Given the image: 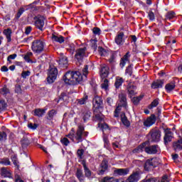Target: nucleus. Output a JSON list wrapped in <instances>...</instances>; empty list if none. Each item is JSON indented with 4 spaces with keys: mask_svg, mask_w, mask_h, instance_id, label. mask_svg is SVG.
I'll return each mask as SVG.
<instances>
[{
    "mask_svg": "<svg viewBox=\"0 0 182 182\" xmlns=\"http://www.w3.org/2000/svg\"><path fill=\"white\" fill-rule=\"evenodd\" d=\"M85 153V150L83 149H78L77 151V154L79 159H83V154Z\"/></svg>",
    "mask_w": 182,
    "mask_h": 182,
    "instance_id": "4d7b16f0",
    "label": "nucleus"
},
{
    "mask_svg": "<svg viewBox=\"0 0 182 182\" xmlns=\"http://www.w3.org/2000/svg\"><path fill=\"white\" fill-rule=\"evenodd\" d=\"M126 73H128L129 76H132V74L133 73V68H132V65L127 67V68L126 69Z\"/></svg>",
    "mask_w": 182,
    "mask_h": 182,
    "instance_id": "13d9d810",
    "label": "nucleus"
},
{
    "mask_svg": "<svg viewBox=\"0 0 182 182\" xmlns=\"http://www.w3.org/2000/svg\"><path fill=\"white\" fill-rule=\"evenodd\" d=\"M28 127H29V129H32V130H36V129L38 128V124L30 123L28 124Z\"/></svg>",
    "mask_w": 182,
    "mask_h": 182,
    "instance_id": "680f3d73",
    "label": "nucleus"
},
{
    "mask_svg": "<svg viewBox=\"0 0 182 182\" xmlns=\"http://www.w3.org/2000/svg\"><path fill=\"white\" fill-rule=\"evenodd\" d=\"M154 123H156V115L151 114L144 122V126L146 127H150V126H153Z\"/></svg>",
    "mask_w": 182,
    "mask_h": 182,
    "instance_id": "2eb2a0df",
    "label": "nucleus"
},
{
    "mask_svg": "<svg viewBox=\"0 0 182 182\" xmlns=\"http://www.w3.org/2000/svg\"><path fill=\"white\" fill-rule=\"evenodd\" d=\"M3 33H4V35L6 36L7 42H11L12 41V38H11V36L12 35V29H11V28L5 29L3 31Z\"/></svg>",
    "mask_w": 182,
    "mask_h": 182,
    "instance_id": "cd10ccee",
    "label": "nucleus"
},
{
    "mask_svg": "<svg viewBox=\"0 0 182 182\" xmlns=\"http://www.w3.org/2000/svg\"><path fill=\"white\" fill-rule=\"evenodd\" d=\"M23 12H25V9L24 8H20L18 9V13L16 15V18L17 19H19V18H21V15H22V14H23Z\"/></svg>",
    "mask_w": 182,
    "mask_h": 182,
    "instance_id": "864d4df0",
    "label": "nucleus"
},
{
    "mask_svg": "<svg viewBox=\"0 0 182 182\" xmlns=\"http://www.w3.org/2000/svg\"><path fill=\"white\" fill-rule=\"evenodd\" d=\"M44 46L45 44L43 43V41L41 40H35L32 43L31 49L35 53H41V52H43Z\"/></svg>",
    "mask_w": 182,
    "mask_h": 182,
    "instance_id": "20e7f679",
    "label": "nucleus"
},
{
    "mask_svg": "<svg viewBox=\"0 0 182 182\" xmlns=\"http://www.w3.org/2000/svg\"><path fill=\"white\" fill-rule=\"evenodd\" d=\"M11 161L14 163V166H16V167L19 168V161H18V158H16V156H12Z\"/></svg>",
    "mask_w": 182,
    "mask_h": 182,
    "instance_id": "603ef678",
    "label": "nucleus"
},
{
    "mask_svg": "<svg viewBox=\"0 0 182 182\" xmlns=\"http://www.w3.org/2000/svg\"><path fill=\"white\" fill-rule=\"evenodd\" d=\"M31 75V71H23L21 73V76L23 79H26L28 76H30Z\"/></svg>",
    "mask_w": 182,
    "mask_h": 182,
    "instance_id": "bf43d9fd",
    "label": "nucleus"
},
{
    "mask_svg": "<svg viewBox=\"0 0 182 182\" xmlns=\"http://www.w3.org/2000/svg\"><path fill=\"white\" fill-rule=\"evenodd\" d=\"M76 176L78 178V180H80V181H82V177H83V172L81 169H77Z\"/></svg>",
    "mask_w": 182,
    "mask_h": 182,
    "instance_id": "09e8293b",
    "label": "nucleus"
},
{
    "mask_svg": "<svg viewBox=\"0 0 182 182\" xmlns=\"http://www.w3.org/2000/svg\"><path fill=\"white\" fill-rule=\"evenodd\" d=\"M123 36H124V33L120 32L117 34V36L115 38V43L117 45H123Z\"/></svg>",
    "mask_w": 182,
    "mask_h": 182,
    "instance_id": "b1692460",
    "label": "nucleus"
},
{
    "mask_svg": "<svg viewBox=\"0 0 182 182\" xmlns=\"http://www.w3.org/2000/svg\"><path fill=\"white\" fill-rule=\"evenodd\" d=\"M58 68L54 65H50V68L48 70V74L47 77V82L48 83H53L56 78L58 77Z\"/></svg>",
    "mask_w": 182,
    "mask_h": 182,
    "instance_id": "7ed1b4c3",
    "label": "nucleus"
},
{
    "mask_svg": "<svg viewBox=\"0 0 182 182\" xmlns=\"http://www.w3.org/2000/svg\"><path fill=\"white\" fill-rule=\"evenodd\" d=\"M143 97H144L143 95H140L139 97H134L132 99V102H133L134 105H137L139 103H140V100H141V99H143Z\"/></svg>",
    "mask_w": 182,
    "mask_h": 182,
    "instance_id": "37998d69",
    "label": "nucleus"
},
{
    "mask_svg": "<svg viewBox=\"0 0 182 182\" xmlns=\"http://www.w3.org/2000/svg\"><path fill=\"white\" fill-rule=\"evenodd\" d=\"M122 107H123V106H122V105L119 104V105L115 109V110L114 112V116L115 117H119V114L120 112H122Z\"/></svg>",
    "mask_w": 182,
    "mask_h": 182,
    "instance_id": "4c0bfd02",
    "label": "nucleus"
},
{
    "mask_svg": "<svg viewBox=\"0 0 182 182\" xmlns=\"http://www.w3.org/2000/svg\"><path fill=\"white\" fill-rule=\"evenodd\" d=\"M81 164L82 165L84 168V172L85 177H87L88 178L92 176V171L90 169L87 168V166H86V161L82 160L81 162Z\"/></svg>",
    "mask_w": 182,
    "mask_h": 182,
    "instance_id": "5701e85b",
    "label": "nucleus"
},
{
    "mask_svg": "<svg viewBox=\"0 0 182 182\" xmlns=\"http://www.w3.org/2000/svg\"><path fill=\"white\" fill-rule=\"evenodd\" d=\"M144 151L147 154H157V151H159V145L145 146Z\"/></svg>",
    "mask_w": 182,
    "mask_h": 182,
    "instance_id": "f8f14e48",
    "label": "nucleus"
},
{
    "mask_svg": "<svg viewBox=\"0 0 182 182\" xmlns=\"http://www.w3.org/2000/svg\"><path fill=\"white\" fill-rule=\"evenodd\" d=\"M74 136H75V130H73V129H72L70 134L66 135V137H68V139H73V137H75Z\"/></svg>",
    "mask_w": 182,
    "mask_h": 182,
    "instance_id": "0e129e2a",
    "label": "nucleus"
},
{
    "mask_svg": "<svg viewBox=\"0 0 182 182\" xmlns=\"http://www.w3.org/2000/svg\"><path fill=\"white\" fill-rule=\"evenodd\" d=\"M7 106H8V105L6 104L5 100H0V112H2V110H5V109H6Z\"/></svg>",
    "mask_w": 182,
    "mask_h": 182,
    "instance_id": "79ce46f5",
    "label": "nucleus"
},
{
    "mask_svg": "<svg viewBox=\"0 0 182 182\" xmlns=\"http://www.w3.org/2000/svg\"><path fill=\"white\" fill-rule=\"evenodd\" d=\"M87 49V48L86 47L77 49L75 55V58L77 60H82V59H83V58H85V56L86 55Z\"/></svg>",
    "mask_w": 182,
    "mask_h": 182,
    "instance_id": "9b49d317",
    "label": "nucleus"
},
{
    "mask_svg": "<svg viewBox=\"0 0 182 182\" xmlns=\"http://www.w3.org/2000/svg\"><path fill=\"white\" fill-rule=\"evenodd\" d=\"M127 91L129 97L132 98V96H136V95H137V87L132 84H129L127 87Z\"/></svg>",
    "mask_w": 182,
    "mask_h": 182,
    "instance_id": "9d476101",
    "label": "nucleus"
},
{
    "mask_svg": "<svg viewBox=\"0 0 182 182\" xmlns=\"http://www.w3.org/2000/svg\"><path fill=\"white\" fill-rule=\"evenodd\" d=\"M68 52H70L71 55H73L75 53V50H76V48L74 46V44H70L67 48Z\"/></svg>",
    "mask_w": 182,
    "mask_h": 182,
    "instance_id": "ea45409f",
    "label": "nucleus"
},
{
    "mask_svg": "<svg viewBox=\"0 0 182 182\" xmlns=\"http://www.w3.org/2000/svg\"><path fill=\"white\" fill-rule=\"evenodd\" d=\"M119 105L123 107L127 106V99L126 98V94L121 92L119 95Z\"/></svg>",
    "mask_w": 182,
    "mask_h": 182,
    "instance_id": "a211bd4d",
    "label": "nucleus"
},
{
    "mask_svg": "<svg viewBox=\"0 0 182 182\" xmlns=\"http://www.w3.org/2000/svg\"><path fill=\"white\" fill-rule=\"evenodd\" d=\"M149 144V142H144L141 145L138 146L136 148H135L133 151L132 153L136 154V153H141L143 151V149L146 147Z\"/></svg>",
    "mask_w": 182,
    "mask_h": 182,
    "instance_id": "393cba45",
    "label": "nucleus"
},
{
    "mask_svg": "<svg viewBox=\"0 0 182 182\" xmlns=\"http://www.w3.org/2000/svg\"><path fill=\"white\" fill-rule=\"evenodd\" d=\"M157 166H159V159L157 158H151L146 161L144 168L145 171H150V170H153Z\"/></svg>",
    "mask_w": 182,
    "mask_h": 182,
    "instance_id": "f03ea898",
    "label": "nucleus"
},
{
    "mask_svg": "<svg viewBox=\"0 0 182 182\" xmlns=\"http://www.w3.org/2000/svg\"><path fill=\"white\" fill-rule=\"evenodd\" d=\"M21 143V146H22L23 149H26V147L28 146H29V144H31L29 142V139L26 136H23L22 138Z\"/></svg>",
    "mask_w": 182,
    "mask_h": 182,
    "instance_id": "72a5a7b5",
    "label": "nucleus"
},
{
    "mask_svg": "<svg viewBox=\"0 0 182 182\" xmlns=\"http://www.w3.org/2000/svg\"><path fill=\"white\" fill-rule=\"evenodd\" d=\"M159 106V99L154 100L151 105H149V109H153V107H157Z\"/></svg>",
    "mask_w": 182,
    "mask_h": 182,
    "instance_id": "49530a36",
    "label": "nucleus"
},
{
    "mask_svg": "<svg viewBox=\"0 0 182 182\" xmlns=\"http://www.w3.org/2000/svg\"><path fill=\"white\" fill-rule=\"evenodd\" d=\"M161 182H170L168 176L167 175L163 176Z\"/></svg>",
    "mask_w": 182,
    "mask_h": 182,
    "instance_id": "338daca9",
    "label": "nucleus"
},
{
    "mask_svg": "<svg viewBox=\"0 0 182 182\" xmlns=\"http://www.w3.org/2000/svg\"><path fill=\"white\" fill-rule=\"evenodd\" d=\"M89 96L85 95L82 98L77 100V105H79L80 106H82V105H86Z\"/></svg>",
    "mask_w": 182,
    "mask_h": 182,
    "instance_id": "c756f323",
    "label": "nucleus"
},
{
    "mask_svg": "<svg viewBox=\"0 0 182 182\" xmlns=\"http://www.w3.org/2000/svg\"><path fill=\"white\" fill-rule=\"evenodd\" d=\"M148 16H149L150 21H154L155 16H154V13L153 11H149L148 14Z\"/></svg>",
    "mask_w": 182,
    "mask_h": 182,
    "instance_id": "052dcab7",
    "label": "nucleus"
},
{
    "mask_svg": "<svg viewBox=\"0 0 182 182\" xmlns=\"http://www.w3.org/2000/svg\"><path fill=\"white\" fill-rule=\"evenodd\" d=\"M83 132H85V127L80 125L75 134H74V137L77 140V143H82L83 141Z\"/></svg>",
    "mask_w": 182,
    "mask_h": 182,
    "instance_id": "0eeeda50",
    "label": "nucleus"
},
{
    "mask_svg": "<svg viewBox=\"0 0 182 182\" xmlns=\"http://www.w3.org/2000/svg\"><path fill=\"white\" fill-rule=\"evenodd\" d=\"M91 116H92V112L88 109H85L84 111H82V118L85 122L89 120Z\"/></svg>",
    "mask_w": 182,
    "mask_h": 182,
    "instance_id": "412c9836",
    "label": "nucleus"
},
{
    "mask_svg": "<svg viewBox=\"0 0 182 182\" xmlns=\"http://www.w3.org/2000/svg\"><path fill=\"white\" fill-rule=\"evenodd\" d=\"M94 107L97 110L103 109V100L100 96H95L93 99Z\"/></svg>",
    "mask_w": 182,
    "mask_h": 182,
    "instance_id": "1a4fd4ad",
    "label": "nucleus"
},
{
    "mask_svg": "<svg viewBox=\"0 0 182 182\" xmlns=\"http://www.w3.org/2000/svg\"><path fill=\"white\" fill-rule=\"evenodd\" d=\"M88 69H89V67L87 65H85L82 69V75H84V76H87V73H89V72L87 71Z\"/></svg>",
    "mask_w": 182,
    "mask_h": 182,
    "instance_id": "e2e57ef3",
    "label": "nucleus"
},
{
    "mask_svg": "<svg viewBox=\"0 0 182 182\" xmlns=\"http://www.w3.org/2000/svg\"><path fill=\"white\" fill-rule=\"evenodd\" d=\"M121 120L124 126L129 127L130 126V122L127 119V117H126V114L124 112H122L121 114Z\"/></svg>",
    "mask_w": 182,
    "mask_h": 182,
    "instance_id": "bb28decb",
    "label": "nucleus"
},
{
    "mask_svg": "<svg viewBox=\"0 0 182 182\" xmlns=\"http://www.w3.org/2000/svg\"><path fill=\"white\" fill-rule=\"evenodd\" d=\"M15 58H16V54H12L8 56L7 58V60L8 62L11 63V60H14L15 59Z\"/></svg>",
    "mask_w": 182,
    "mask_h": 182,
    "instance_id": "774afa93",
    "label": "nucleus"
},
{
    "mask_svg": "<svg viewBox=\"0 0 182 182\" xmlns=\"http://www.w3.org/2000/svg\"><path fill=\"white\" fill-rule=\"evenodd\" d=\"M51 39L53 42H58V43H63L65 42V37L60 35H55L54 33L52 34Z\"/></svg>",
    "mask_w": 182,
    "mask_h": 182,
    "instance_id": "4be33fe9",
    "label": "nucleus"
},
{
    "mask_svg": "<svg viewBox=\"0 0 182 182\" xmlns=\"http://www.w3.org/2000/svg\"><path fill=\"white\" fill-rule=\"evenodd\" d=\"M176 16V13L173 11H168L166 15V19H173Z\"/></svg>",
    "mask_w": 182,
    "mask_h": 182,
    "instance_id": "3c124183",
    "label": "nucleus"
},
{
    "mask_svg": "<svg viewBox=\"0 0 182 182\" xmlns=\"http://www.w3.org/2000/svg\"><path fill=\"white\" fill-rule=\"evenodd\" d=\"M124 82V80H123L122 77H117L114 82V86L116 89H119L122 85H123V82Z\"/></svg>",
    "mask_w": 182,
    "mask_h": 182,
    "instance_id": "473e14b6",
    "label": "nucleus"
},
{
    "mask_svg": "<svg viewBox=\"0 0 182 182\" xmlns=\"http://www.w3.org/2000/svg\"><path fill=\"white\" fill-rule=\"evenodd\" d=\"M90 46L93 50H96L97 49V40H91Z\"/></svg>",
    "mask_w": 182,
    "mask_h": 182,
    "instance_id": "a18cd8bd",
    "label": "nucleus"
},
{
    "mask_svg": "<svg viewBox=\"0 0 182 182\" xmlns=\"http://www.w3.org/2000/svg\"><path fill=\"white\" fill-rule=\"evenodd\" d=\"M139 173L138 171L134 172L127 179V182H138Z\"/></svg>",
    "mask_w": 182,
    "mask_h": 182,
    "instance_id": "6ab92c4d",
    "label": "nucleus"
},
{
    "mask_svg": "<svg viewBox=\"0 0 182 182\" xmlns=\"http://www.w3.org/2000/svg\"><path fill=\"white\" fill-rule=\"evenodd\" d=\"M164 133H165V135L164 137V144L167 146V144H168V143L171 141L173 139V135H172L171 131H170V129H164Z\"/></svg>",
    "mask_w": 182,
    "mask_h": 182,
    "instance_id": "ddd939ff",
    "label": "nucleus"
},
{
    "mask_svg": "<svg viewBox=\"0 0 182 182\" xmlns=\"http://www.w3.org/2000/svg\"><path fill=\"white\" fill-rule=\"evenodd\" d=\"M6 140V133L5 132H0V141H5Z\"/></svg>",
    "mask_w": 182,
    "mask_h": 182,
    "instance_id": "5fc2aeb1",
    "label": "nucleus"
},
{
    "mask_svg": "<svg viewBox=\"0 0 182 182\" xmlns=\"http://www.w3.org/2000/svg\"><path fill=\"white\" fill-rule=\"evenodd\" d=\"M34 25L39 31H43V26H45V18L41 16H37L34 17Z\"/></svg>",
    "mask_w": 182,
    "mask_h": 182,
    "instance_id": "423d86ee",
    "label": "nucleus"
},
{
    "mask_svg": "<svg viewBox=\"0 0 182 182\" xmlns=\"http://www.w3.org/2000/svg\"><path fill=\"white\" fill-rule=\"evenodd\" d=\"M173 149L174 150H182V139L173 144Z\"/></svg>",
    "mask_w": 182,
    "mask_h": 182,
    "instance_id": "e433bc0d",
    "label": "nucleus"
},
{
    "mask_svg": "<svg viewBox=\"0 0 182 182\" xmlns=\"http://www.w3.org/2000/svg\"><path fill=\"white\" fill-rule=\"evenodd\" d=\"M60 141L64 146H68L69 143H70V141H69V139H68V138L66 137L61 139Z\"/></svg>",
    "mask_w": 182,
    "mask_h": 182,
    "instance_id": "6e6d98bb",
    "label": "nucleus"
},
{
    "mask_svg": "<svg viewBox=\"0 0 182 182\" xmlns=\"http://www.w3.org/2000/svg\"><path fill=\"white\" fill-rule=\"evenodd\" d=\"M55 114H56V111L55 109H51L50 111L48 112V117H47V119L48 120H52Z\"/></svg>",
    "mask_w": 182,
    "mask_h": 182,
    "instance_id": "de8ad7c7",
    "label": "nucleus"
},
{
    "mask_svg": "<svg viewBox=\"0 0 182 182\" xmlns=\"http://www.w3.org/2000/svg\"><path fill=\"white\" fill-rule=\"evenodd\" d=\"M23 90L19 84L16 85L15 87V93L17 95H22Z\"/></svg>",
    "mask_w": 182,
    "mask_h": 182,
    "instance_id": "a19ab883",
    "label": "nucleus"
},
{
    "mask_svg": "<svg viewBox=\"0 0 182 182\" xmlns=\"http://www.w3.org/2000/svg\"><path fill=\"white\" fill-rule=\"evenodd\" d=\"M98 52L100 56H106V55H107V51H106L105 48L100 46L98 47Z\"/></svg>",
    "mask_w": 182,
    "mask_h": 182,
    "instance_id": "c03bdc74",
    "label": "nucleus"
},
{
    "mask_svg": "<svg viewBox=\"0 0 182 182\" xmlns=\"http://www.w3.org/2000/svg\"><path fill=\"white\" fill-rule=\"evenodd\" d=\"M100 76L102 79H105L109 76V66L105 64L101 65L100 66Z\"/></svg>",
    "mask_w": 182,
    "mask_h": 182,
    "instance_id": "4468645a",
    "label": "nucleus"
},
{
    "mask_svg": "<svg viewBox=\"0 0 182 182\" xmlns=\"http://www.w3.org/2000/svg\"><path fill=\"white\" fill-rule=\"evenodd\" d=\"M82 80V73L79 71H68L63 76V80L67 85H77Z\"/></svg>",
    "mask_w": 182,
    "mask_h": 182,
    "instance_id": "f257e3e1",
    "label": "nucleus"
},
{
    "mask_svg": "<svg viewBox=\"0 0 182 182\" xmlns=\"http://www.w3.org/2000/svg\"><path fill=\"white\" fill-rule=\"evenodd\" d=\"M69 100V97L66 95V93L63 92L61 95L59 96V100H57V102L59 103V102H68Z\"/></svg>",
    "mask_w": 182,
    "mask_h": 182,
    "instance_id": "c9c22d12",
    "label": "nucleus"
},
{
    "mask_svg": "<svg viewBox=\"0 0 182 182\" xmlns=\"http://www.w3.org/2000/svg\"><path fill=\"white\" fill-rule=\"evenodd\" d=\"M92 32L94 35H100V28L95 27L92 29Z\"/></svg>",
    "mask_w": 182,
    "mask_h": 182,
    "instance_id": "69168bd1",
    "label": "nucleus"
},
{
    "mask_svg": "<svg viewBox=\"0 0 182 182\" xmlns=\"http://www.w3.org/2000/svg\"><path fill=\"white\" fill-rule=\"evenodd\" d=\"M107 170H109V161H107L106 159H104L100 166L98 174L100 176H103V174H105Z\"/></svg>",
    "mask_w": 182,
    "mask_h": 182,
    "instance_id": "6e6552de",
    "label": "nucleus"
},
{
    "mask_svg": "<svg viewBox=\"0 0 182 182\" xmlns=\"http://www.w3.org/2000/svg\"><path fill=\"white\" fill-rule=\"evenodd\" d=\"M0 164L4 166H11V161L8 158H4L0 161Z\"/></svg>",
    "mask_w": 182,
    "mask_h": 182,
    "instance_id": "58836bf2",
    "label": "nucleus"
},
{
    "mask_svg": "<svg viewBox=\"0 0 182 182\" xmlns=\"http://www.w3.org/2000/svg\"><path fill=\"white\" fill-rule=\"evenodd\" d=\"M1 176L2 177H8L9 178H11L12 177V174L6 168L3 167L1 168Z\"/></svg>",
    "mask_w": 182,
    "mask_h": 182,
    "instance_id": "c85d7f7f",
    "label": "nucleus"
},
{
    "mask_svg": "<svg viewBox=\"0 0 182 182\" xmlns=\"http://www.w3.org/2000/svg\"><path fill=\"white\" fill-rule=\"evenodd\" d=\"M149 135L151 136V141L159 143L161 139V131L157 128H154L149 132Z\"/></svg>",
    "mask_w": 182,
    "mask_h": 182,
    "instance_id": "39448f33",
    "label": "nucleus"
},
{
    "mask_svg": "<svg viewBox=\"0 0 182 182\" xmlns=\"http://www.w3.org/2000/svg\"><path fill=\"white\" fill-rule=\"evenodd\" d=\"M163 85H164V81L158 80L151 84V87L152 89H159V87H163Z\"/></svg>",
    "mask_w": 182,
    "mask_h": 182,
    "instance_id": "a878e982",
    "label": "nucleus"
},
{
    "mask_svg": "<svg viewBox=\"0 0 182 182\" xmlns=\"http://www.w3.org/2000/svg\"><path fill=\"white\" fill-rule=\"evenodd\" d=\"M101 87L102 89H105V90H107L109 88V80L107 79H105L104 82L101 85Z\"/></svg>",
    "mask_w": 182,
    "mask_h": 182,
    "instance_id": "8fccbe9b",
    "label": "nucleus"
},
{
    "mask_svg": "<svg viewBox=\"0 0 182 182\" xmlns=\"http://www.w3.org/2000/svg\"><path fill=\"white\" fill-rule=\"evenodd\" d=\"M127 62H130V52H127L121 59L120 64H119L121 68H124Z\"/></svg>",
    "mask_w": 182,
    "mask_h": 182,
    "instance_id": "f3484780",
    "label": "nucleus"
},
{
    "mask_svg": "<svg viewBox=\"0 0 182 182\" xmlns=\"http://www.w3.org/2000/svg\"><path fill=\"white\" fill-rule=\"evenodd\" d=\"M94 114L97 120L102 122L103 120V117H102V111L100 109H94Z\"/></svg>",
    "mask_w": 182,
    "mask_h": 182,
    "instance_id": "7c9ffc66",
    "label": "nucleus"
},
{
    "mask_svg": "<svg viewBox=\"0 0 182 182\" xmlns=\"http://www.w3.org/2000/svg\"><path fill=\"white\" fill-rule=\"evenodd\" d=\"M59 65L60 68H68V57L62 55L59 59Z\"/></svg>",
    "mask_w": 182,
    "mask_h": 182,
    "instance_id": "aec40b11",
    "label": "nucleus"
},
{
    "mask_svg": "<svg viewBox=\"0 0 182 182\" xmlns=\"http://www.w3.org/2000/svg\"><path fill=\"white\" fill-rule=\"evenodd\" d=\"M129 171H130V169L129 168H115L114 170V174H115L116 176H127V174H129Z\"/></svg>",
    "mask_w": 182,
    "mask_h": 182,
    "instance_id": "dca6fc26",
    "label": "nucleus"
},
{
    "mask_svg": "<svg viewBox=\"0 0 182 182\" xmlns=\"http://www.w3.org/2000/svg\"><path fill=\"white\" fill-rule=\"evenodd\" d=\"M46 113V109H36L34 110V116H37L38 117H42V116Z\"/></svg>",
    "mask_w": 182,
    "mask_h": 182,
    "instance_id": "2f4dec72",
    "label": "nucleus"
},
{
    "mask_svg": "<svg viewBox=\"0 0 182 182\" xmlns=\"http://www.w3.org/2000/svg\"><path fill=\"white\" fill-rule=\"evenodd\" d=\"M176 87V84L174 82H170L166 85L165 89L168 93H170L172 90H174Z\"/></svg>",
    "mask_w": 182,
    "mask_h": 182,
    "instance_id": "f704fd0d",
    "label": "nucleus"
}]
</instances>
